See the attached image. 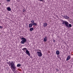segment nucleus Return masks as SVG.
Returning <instances> with one entry per match:
<instances>
[{
  "label": "nucleus",
  "instance_id": "14",
  "mask_svg": "<svg viewBox=\"0 0 73 73\" xmlns=\"http://www.w3.org/2000/svg\"><path fill=\"white\" fill-rule=\"evenodd\" d=\"M22 50H23V51L24 52H25V51L26 50H27V48H23L22 49Z\"/></svg>",
  "mask_w": 73,
  "mask_h": 73
},
{
  "label": "nucleus",
  "instance_id": "23",
  "mask_svg": "<svg viewBox=\"0 0 73 73\" xmlns=\"http://www.w3.org/2000/svg\"><path fill=\"white\" fill-rule=\"evenodd\" d=\"M6 1L7 2H8L10 1V0H6Z\"/></svg>",
  "mask_w": 73,
  "mask_h": 73
},
{
  "label": "nucleus",
  "instance_id": "29",
  "mask_svg": "<svg viewBox=\"0 0 73 73\" xmlns=\"http://www.w3.org/2000/svg\"><path fill=\"white\" fill-rule=\"evenodd\" d=\"M7 61H8V60H7Z\"/></svg>",
  "mask_w": 73,
  "mask_h": 73
},
{
  "label": "nucleus",
  "instance_id": "19",
  "mask_svg": "<svg viewBox=\"0 0 73 73\" xmlns=\"http://www.w3.org/2000/svg\"><path fill=\"white\" fill-rule=\"evenodd\" d=\"M66 22V21H63V22H62V25H64V24H65V22Z\"/></svg>",
  "mask_w": 73,
  "mask_h": 73
},
{
  "label": "nucleus",
  "instance_id": "22",
  "mask_svg": "<svg viewBox=\"0 0 73 73\" xmlns=\"http://www.w3.org/2000/svg\"><path fill=\"white\" fill-rule=\"evenodd\" d=\"M3 27L2 26H0V29H3Z\"/></svg>",
  "mask_w": 73,
  "mask_h": 73
},
{
  "label": "nucleus",
  "instance_id": "27",
  "mask_svg": "<svg viewBox=\"0 0 73 73\" xmlns=\"http://www.w3.org/2000/svg\"><path fill=\"white\" fill-rule=\"evenodd\" d=\"M62 17H64L65 16H64V15H62Z\"/></svg>",
  "mask_w": 73,
  "mask_h": 73
},
{
  "label": "nucleus",
  "instance_id": "7",
  "mask_svg": "<svg viewBox=\"0 0 73 73\" xmlns=\"http://www.w3.org/2000/svg\"><path fill=\"white\" fill-rule=\"evenodd\" d=\"M47 25H48V24L46 23H44L43 24V27L44 28L46 27V26H47Z\"/></svg>",
  "mask_w": 73,
  "mask_h": 73
},
{
  "label": "nucleus",
  "instance_id": "6",
  "mask_svg": "<svg viewBox=\"0 0 73 73\" xmlns=\"http://www.w3.org/2000/svg\"><path fill=\"white\" fill-rule=\"evenodd\" d=\"M63 17L64 18V19H69L70 17H69L67 15L65 16L64 17Z\"/></svg>",
  "mask_w": 73,
  "mask_h": 73
},
{
  "label": "nucleus",
  "instance_id": "20",
  "mask_svg": "<svg viewBox=\"0 0 73 73\" xmlns=\"http://www.w3.org/2000/svg\"><path fill=\"white\" fill-rule=\"evenodd\" d=\"M23 12H26V11L25 9H23Z\"/></svg>",
  "mask_w": 73,
  "mask_h": 73
},
{
  "label": "nucleus",
  "instance_id": "15",
  "mask_svg": "<svg viewBox=\"0 0 73 73\" xmlns=\"http://www.w3.org/2000/svg\"><path fill=\"white\" fill-rule=\"evenodd\" d=\"M72 27V25L71 24H68V27H67V28H70L71 27Z\"/></svg>",
  "mask_w": 73,
  "mask_h": 73
},
{
  "label": "nucleus",
  "instance_id": "26",
  "mask_svg": "<svg viewBox=\"0 0 73 73\" xmlns=\"http://www.w3.org/2000/svg\"><path fill=\"white\" fill-rule=\"evenodd\" d=\"M53 42H56V40H53Z\"/></svg>",
  "mask_w": 73,
  "mask_h": 73
},
{
  "label": "nucleus",
  "instance_id": "16",
  "mask_svg": "<svg viewBox=\"0 0 73 73\" xmlns=\"http://www.w3.org/2000/svg\"><path fill=\"white\" fill-rule=\"evenodd\" d=\"M17 67H20V66H21V64H18L17 66Z\"/></svg>",
  "mask_w": 73,
  "mask_h": 73
},
{
  "label": "nucleus",
  "instance_id": "12",
  "mask_svg": "<svg viewBox=\"0 0 73 73\" xmlns=\"http://www.w3.org/2000/svg\"><path fill=\"white\" fill-rule=\"evenodd\" d=\"M33 26V24L32 23L30 24L29 25V28H31V27H32Z\"/></svg>",
  "mask_w": 73,
  "mask_h": 73
},
{
  "label": "nucleus",
  "instance_id": "5",
  "mask_svg": "<svg viewBox=\"0 0 73 73\" xmlns=\"http://www.w3.org/2000/svg\"><path fill=\"white\" fill-rule=\"evenodd\" d=\"M26 52L27 54H28V55H29V56H30L31 54H30V53H29V51H28V50H26Z\"/></svg>",
  "mask_w": 73,
  "mask_h": 73
},
{
  "label": "nucleus",
  "instance_id": "9",
  "mask_svg": "<svg viewBox=\"0 0 73 73\" xmlns=\"http://www.w3.org/2000/svg\"><path fill=\"white\" fill-rule=\"evenodd\" d=\"M47 40V37L46 36H45V38H44L43 41H44V42H46V40Z\"/></svg>",
  "mask_w": 73,
  "mask_h": 73
},
{
  "label": "nucleus",
  "instance_id": "25",
  "mask_svg": "<svg viewBox=\"0 0 73 73\" xmlns=\"http://www.w3.org/2000/svg\"><path fill=\"white\" fill-rule=\"evenodd\" d=\"M64 21L63 20H61V21L62 23V22H63V21Z\"/></svg>",
  "mask_w": 73,
  "mask_h": 73
},
{
  "label": "nucleus",
  "instance_id": "8",
  "mask_svg": "<svg viewBox=\"0 0 73 73\" xmlns=\"http://www.w3.org/2000/svg\"><path fill=\"white\" fill-rule=\"evenodd\" d=\"M56 54L57 55H59L60 54V52H59V51L57 50L56 51Z\"/></svg>",
  "mask_w": 73,
  "mask_h": 73
},
{
  "label": "nucleus",
  "instance_id": "18",
  "mask_svg": "<svg viewBox=\"0 0 73 73\" xmlns=\"http://www.w3.org/2000/svg\"><path fill=\"white\" fill-rule=\"evenodd\" d=\"M33 25H34V26H35V25H37V23H34L33 24Z\"/></svg>",
  "mask_w": 73,
  "mask_h": 73
},
{
  "label": "nucleus",
  "instance_id": "10",
  "mask_svg": "<svg viewBox=\"0 0 73 73\" xmlns=\"http://www.w3.org/2000/svg\"><path fill=\"white\" fill-rule=\"evenodd\" d=\"M70 56H68L67 58L66 61H68V60H69V59H70Z\"/></svg>",
  "mask_w": 73,
  "mask_h": 73
},
{
  "label": "nucleus",
  "instance_id": "30",
  "mask_svg": "<svg viewBox=\"0 0 73 73\" xmlns=\"http://www.w3.org/2000/svg\"><path fill=\"white\" fill-rule=\"evenodd\" d=\"M0 5H1V3H0Z\"/></svg>",
  "mask_w": 73,
  "mask_h": 73
},
{
  "label": "nucleus",
  "instance_id": "21",
  "mask_svg": "<svg viewBox=\"0 0 73 73\" xmlns=\"http://www.w3.org/2000/svg\"><path fill=\"white\" fill-rule=\"evenodd\" d=\"M40 1H42V2H44V0H39Z\"/></svg>",
  "mask_w": 73,
  "mask_h": 73
},
{
  "label": "nucleus",
  "instance_id": "24",
  "mask_svg": "<svg viewBox=\"0 0 73 73\" xmlns=\"http://www.w3.org/2000/svg\"><path fill=\"white\" fill-rule=\"evenodd\" d=\"M14 70L15 71V70H14V69H13V72L14 73H15V71H14Z\"/></svg>",
  "mask_w": 73,
  "mask_h": 73
},
{
  "label": "nucleus",
  "instance_id": "13",
  "mask_svg": "<svg viewBox=\"0 0 73 73\" xmlns=\"http://www.w3.org/2000/svg\"><path fill=\"white\" fill-rule=\"evenodd\" d=\"M34 29L33 27L29 29L30 31H33Z\"/></svg>",
  "mask_w": 73,
  "mask_h": 73
},
{
  "label": "nucleus",
  "instance_id": "1",
  "mask_svg": "<svg viewBox=\"0 0 73 73\" xmlns=\"http://www.w3.org/2000/svg\"><path fill=\"white\" fill-rule=\"evenodd\" d=\"M7 64L9 65V66H11L10 68H11V69H12V68H13V69H14V70H15V69H16V67H15V63H13V61H12L11 62L9 61V62H7Z\"/></svg>",
  "mask_w": 73,
  "mask_h": 73
},
{
  "label": "nucleus",
  "instance_id": "11",
  "mask_svg": "<svg viewBox=\"0 0 73 73\" xmlns=\"http://www.w3.org/2000/svg\"><path fill=\"white\" fill-rule=\"evenodd\" d=\"M7 11H11V7H8L7 8Z\"/></svg>",
  "mask_w": 73,
  "mask_h": 73
},
{
  "label": "nucleus",
  "instance_id": "4",
  "mask_svg": "<svg viewBox=\"0 0 73 73\" xmlns=\"http://www.w3.org/2000/svg\"><path fill=\"white\" fill-rule=\"evenodd\" d=\"M64 25H66V27H69V23L67 21H66V22H65V23Z\"/></svg>",
  "mask_w": 73,
  "mask_h": 73
},
{
  "label": "nucleus",
  "instance_id": "17",
  "mask_svg": "<svg viewBox=\"0 0 73 73\" xmlns=\"http://www.w3.org/2000/svg\"><path fill=\"white\" fill-rule=\"evenodd\" d=\"M31 23H32V24H34V23H35V21H34V20H33L32 21H31Z\"/></svg>",
  "mask_w": 73,
  "mask_h": 73
},
{
  "label": "nucleus",
  "instance_id": "2",
  "mask_svg": "<svg viewBox=\"0 0 73 73\" xmlns=\"http://www.w3.org/2000/svg\"><path fill=\"white\" fill-rule=\"evenodd\" d=\"M21 40H22L21 41V43L22 44H24L25 43H26V41H27V39L24 37H23L21 39Z\"/></svg>",
  "mask_w": 73,
  "mask_h": 73
},
{
  "label": "nucleus",
  "instance_id": "28",
  "mask_svg": "<svg viewBox=\"0 0 73 73\" xmlns=\"http://www.w3.org/2000/svg\"><path fill=\"white\" fill-rule=\"evenodd\" d=\"M39 50L40 52L41 51V50Z\"/></svg>",
  "mask_w": 73,
  "mask_h": 73
},
{
  "label": "nucleus",
  "instance_id": "3",
  "mask_svg": "<svg viewBox=\"0 0 73 73\" xmlns=\"http://www.w3.org/2000/svg\"><path fill=\"white\" fill-rule=\"evenodd\" d=\"M37 55L39 57H41L42 56V53L40 52H37Z\"/></svg>",
  "mask_w": 73,
  "mask_h": 73
}]
</instances>
